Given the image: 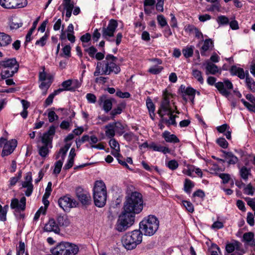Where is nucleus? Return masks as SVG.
I'll return each mask as SVG.
<instances>
[{
    "label": "nucleus",
    "mask_w": 255,
    "mask_h": 255,
    "mask_svg": "<svg viewBox=\"0 0 255 255\" xmlns=\"http://www.w3.org/2000/svg\"><path fill=\"white\" fill-rule=\"evenodd\" d=\"M117 59L116 57L112 54L107 55L104 60L97 63L94 75L99 76L100 75H109L112 73L115 74L119 73L121 68L116 63Z\"/></svg>",
    "instance_id": "f257e3e1"
},
{
    "label": "nucleus",
    "mask_w": 255,
    "mask_h": 255,
    "mask_svg": "<svg viewBox=\"0 0 255 255\" xmlns=\"http://www.w3.org/2000/svg\"><path fill=\"white\" fill-rule=\"evenodd\" d=\"M170 94L167 91L163 93V98L157 111L161 118V123H164L168 127L170 125L176 126L177 124L173 113L174 112L170 107Z\"/></svg>",
    "instance_id": "f03ea898"
},
{
    "label": "nucleus",
    "mask_w": 255,
    "mask_h": 255,
    "mask_svg": "<svg viewBox=\"0 0 255 255\" xmlns=\"http://www.w3.org/2000/svg\"><path fill=\"white\" fill-rule=\"evenodd\" d=\"M143 202L142 195L136 191L132 192L126 196L123 209L134 215L139 214L143 209Z\"/></svg>",
    "instance_id": "7ed1b4c3"
},
{
    "label": "nucleus",
    "mask_w": 255,
    "mask_h": 255,
    "mask_svg": "<svg viewBox=\"0 0 255 255\" xmlns=\"http://www.w3.org/2000/svg\"><path fill=\"white\" fill-rule=\"evenodd\" d=\"M107 197V188L102 180L96 181L93 188V198L95 205L101 208L106 203Z\"/></svg>",
    "instance_id": "20e7f679"
},
{
    "label": "nucleus",
    "mask_w": 255,
    "mask_h": 255,
    "mask_svg": "<svg viewBox=\"0 0 255 255\" xmlns=\"http://www.w3.org/2000/svg\"><path fill=\"white\" fill-rule=\"evenodd\" d=\"M142 240V232L139 230H135L124 235L122 237V243L126 249L132 250L141 243Z\"/></svg>",
    "instance_id": "39448f33"
},
{
    "label": "nucleus",
    "mask_w": 255,
    "mask_h": 255,
    "mask_svg": "<svg viewBox=\"0 0 255 255\" xmlns=\"http://www.w3.org/2000/svg\"><path fill=\"white\" fill-rule=\"evenodd\" d=\"M159 222L158 219L153 215H149L139 223L140 231L145 236L153 235L159 228Z\"/></svg>",
    "instance_id": "423d86ee"
},
{
    "label": "nucleus",
    "mask_w": 255,
    "mask_h": 255,
    "mask_svg": "<svg viewBox=\"0 0 255 255\" xmlns=\"http://www.w3.org/2000/svg\"><path fill=\"white\" fill-rule=\"evenodd\" d=\"M79 251V247L75 244L61 242L52 250V253L54 255H76Z\"/></svg>",
    "instance_id": "0eeeda50"
},
{
    "label": "nucleus",
    "mask_w": 255,
    "mask_h": 255,
    "mask_svg": "<svg viewBox=\"0 0 255 255\" xmlns=\"http://www.w3.org/2000/svg\"><path fill=\"white\" fill-rule=\"evenodd\" d=\"M134 220L135 215L127 212L123 209L117 222L116 230L119 232L125 231L133 224Z\"/></svg>",
    "instance_id": "6e6552de"
},
{
    "label": "nucleus",
    "mask_w": 255,
    "mask_h": 255,
    "mask_svg": "<svg viewBox=\"0 0 255 255\" xmlns=\"http://www.w3.org/2000/svg\"><path fill=\"white\" fill-rule=\"evenodd\" d=\"M216 79L212 76H210L207 79V83L210 85L215 84L216 88L219 90L220 93L223 96L228 97L230 94V92L228 90H232L233 86L231 81L226 80L224 82H219L215 83Z\"/></svg>",
    "instance_id": "1a4fd4ad"
},
{
    "label": "nucleus",
    "mask_w": 255,
    "mask_h": 255,
    "mask_svg": "<svg viewBox=\"0 0 255 255\" xmlns=\"http://www.w3.org/2000/svg\"><path fill=\"white\" fill-rule=\"evenodd\" d=\"M70 146V143H66L64 146L61 147L60 149L57 154H56V159H58L60 157H61V159L58 160L55 163V167L53 171L54 173L57 174L60 172L67 152L69 150Z\"/></svg>",
    "instance_id": "9d476101"
},
{
    "label": "nucleus",
    "mask_w": 255,
    "mask_h": 255,
    "mask_svg": "<svg viewBox=\"0 0 255 255\" xmlns=\"http://www.w3.org/2000/svg\"><path fill=\"white\" fill-rule=\"evenodd\" d=\"M53 77L49 74L47 73L44 71V67H43V70L42 72H40L39 74V80L41 82L39 85V88L45 90L43 92V95H45L46 94L47 90L50 87L53 82Z\"/></svg>",
    "instance_id": "9b49d317"
},
{
    "label": "nucleus",
    "mask_w": 255,
    "mask_h": 255,
    "mask_svg": "<svg viewBox=\"0 0 255 255\" xmlns=\"http://www.w3.org/2000/svg\"><path fill=\"white\" fill-rule=\"evenodd\" d=\"M118 27V23L116 20L111 19L107 27H104L102 29V35L103 37L110 41H114V40H110L109 37H113Z\"/></svg>",
    "instance_id": "f8f14e48"
},
{
    "label": "nucleus",
    "mask_w": 255,
    "mask_h": 255,
    "mask_svg": "<svg viewBox=\"0 0 255 255\" xmlns=\"http://www.w3.org/2000/svg\"><path fill=\"white\" fill-rule=\"evenodd\" d=\"M59 207L64 211L76 207V201L70 197L69 195H66L60 197L58 201Z\"/></svg>",
    "instance_id": "ddd939ff"
},
{
    "label": "nucleus",
    "mask_w": 255,
    "mask_h": 255,
    "mask_svg": "<svg viewBox=\"0 0 255 255\" xmlns=\"http://www.w3.org/2000/svg\"><path fill=\"white\" fill-rule=\"evenodd\" d=\"M32 173L28 172L26 174L24 181L22 182V187L26 188L25 195L27 197L30 196L33 192V186L32 184Z\"/></svg>",
    "instance_id": "4468645a"
},
{
    "label": "nucleus",
    "mask_w": 255,
    "mask_h": 255,
    "mask_svg": "<svg viewBox=\"0 0 255 255\" xmlns=\"http://www.w3.org/2000/svg\"><path fill=\"white\" fill-rule=\"evenodd\" d=\"M16 145L17 140L14 139L7 141V143L5 144L3 146L1 156L4 157L11 154L16 147Z\"/></svg>",
    "instance_id": "2eb2a0df"
},
{
    "label": "nucleus",
    "mask_w": 255,
    "mask_h": 255,
    "mask_svg": "<svg viewBox=\"0 0 255 255\" xmlns=\"http://www.w3.org/2000/svg\"><path fill=\"white\" fill-rule=\"evenodd\" d=\"M56 128L54 126L49 127V130L43 133L42 136L41 141L44 144L51 145L54 135L55 133ZM51 147V146H50Z\"/></svg>",
    "instance_id": "dca6fc26"
},
{
    "label": "nucleus",
    "mask_w": 255,
    "mask_h": 255,
    "mask_svg": "<svg viewBox=\"0 0 255 255\" xmlns=\"http://www.w3.org/2000/svg\"><path fill=\"white\" fill-rule=\"evenodd\" d=\"M26 206V198L22 197L19 201L17 199H12L10 203L11 209H15L16 211H24Z\"/></svg>",
    "instance_id": "f3484780"
},
{
    "label": "nucleus",
    "mask_w": 255,
    "mask_h": 255,
    "mask_svg": "<svg viewBox=\"0 0 255 255\" xmlns=\"http://www.w3.org/2000/svg\"><path fill=\"white\" fill-rule=\"evenodd\" d=\"M44 230L46 232H53L57 234H58L60 231L58 225L54 219L49 220L48 222L45 225Z\"/></svg>",
    "instance_id": "a211bd4d"
},
{
    "label": "nucleus",
    "mask_w": 255,
    "mask_h": 255,
    "mask_svg": "<svg viewBox=\"0 0 255 255\" xmlns=\"http://www.w3.org/2000/svg\"><path fill=\"white\" fill-rule=\"evenodd\" d=\"M4 68L11 69L17 71L19 68V64L15 58L9 59L1 62L0 63Z\"/></svg>",
    "instance_id": "6ab92c4d"
},
{
    "label": "nucleus",
    "mask_w": 255,
    "mask_h": 255,
    "mask_svg": "<svg viewBox=\"0 0 255 255\" xmlns=\"http://www.w3.org/2000/svg\"><path fill=\"white\" fill-rule=\"evenodd\" d=\"M63 5L64 10H66V21H68L72 15V11L74 7V2L71 0H63Z\"/></svg>",
    "instance_id": "aec40b11"
},
{
    "label": "nucleus",
    "mask_w": 255,
    "mask_h": 255,
    "mask_svg": "<svg viewBox=\"0 0 255 255\" xmlns=\"http://www.w3.org/2000/svg\"><path fill=\"white\" fill-rule=\"evenodd\" d=\"M213 47V42L211 39H206L201 48V54L202 56H207V52L211 50Z\"/></svg>",
    "instance_id": "412c9836"
},
{
    "label": "nucleus",
    "mask_w": 255,
    "mask_h": 255,
    "mask_svg": "<svg viewBox=\"0 0 255 255\" xmlns=\"http://www.w3.org/2000/svg\"><path fill=\"white\" fill-rule=\"evenodd\" d=\"M222 151L224 153L223 157L225 158V160L229 164H235L238 162L239 159L238 157L232 152H227L224 150H222Z\"/></svg>",
    "instance_id": "4be33fe9"
},
{
    "label": "nucleus",
    "mask_w": 255,
    "mask_h": 255,
    "mask_svg": "<svg viewBox=\"0 0 255 255\" xmlns=\"http://www.w3.org/2000/svg\"><path fill=\"white\" fill-rule=\"evenodd\" d=\"M163 138L167 142L178 143L180 140L177 136L174 134H171L168 131H164L162 134Z\"/></svg>",
    "instance_id": "5701e85b"
},
{
    "label": "nucleus",
    "mask_w": 255,
    "mask_h": 255,
    "mask_svg": "<svg viewBox=\"0 0 255 255\" xmlns=\"http://www.w3.org/2000/svg\"><path fill=\"white\" fill-rule=\"evenodd\" d=\"M230 72L233 75H237L241 79H244L246 77V72H245L243 68L237 67L236 66H233Z\"/></svg>",
    "instance_id": "b1692460"
},
{
    "label": "nucleus",
    "mask_w": 255,
    "mask_h": 255,
    "mask_svg": "<svg viewBox=\"0 0 255 255\" xmlns=\"http://www.w3.org/2000/svg\"><path fill=\"white\" fill-rule=\"evenodd\" d=\"M12 39L11 36L4 32H0V47H4L11 43Z\"/></svg>",
    "instance_id": "393cba45"
},
{
    "label": "nucleus",
    "mask_w": 255,
    "mask_h": 255,
    "mask_svg": "<svg viewBox=\"0 0 255 255\" xmlns=\"http://www.w3.org/2000/svg\"><path fill=\"white\" fill-rule=\"evenodd\" d=\"M119 125L122 127V126L120 123L110 124L107 126L106 127L107 128L106 131V135L110 138L114 137L115 134L114 127H118Z\"/></svg>",
    "instance_id": "a878e982"
},
{
    "label": "nucleus",
    "mask_w": 255,
    "mask_h": 255,
    "mask_svg": "<svg viewBox=\"0 0 255 255\" xmlns=\"http://www.w3.org/2000/svg\"><path fill=\"white\" fill-rule=\"evenodd\" d=\"M241 243L237 241H234L232 243H228L226 246V251L228 253H232L235 250L239 251L241 247Z\"/></svg>",
    "instance_id": "bb28decb"
},
{
    "label": "nucleus",
    "mask_w": 255,
    "mask_h": 255,
    "mask_svg": "<svg viewBox=\"0 0 255 255\" xmlns=\"http://www.w3.org/2000/svg\"><path fill=\"white\" fill-rule=\"evenodd\" d=\"M246 83L250 90L253 92H255V81L249 76L248 71H246Z\"/></svg>",
    "instance_id": "cd10ccee"
},
{
    "label": "nucleus",
    "mask_w": 255,
    "mask_h": 255,
    "mask_svg": "<svg viewBox=\"0 0 255 255\" xmlns=\"http://www.w3.org/2000/svg\"><path fill=\"white\" fill-rule=\"evenodd\" d=\"M56 221L57 222V224L58 225L59 227L60 226L67 227L70 224L67 218L62 215H59L57 217Z\"/></svg>",
    "instance_id": "c85d7f7f"
},
{
    "label": "nucleus",
    "mask_w": 255,
    "mask_h": 255,
    "mask_svg": "<svg viewBox=\"0 0 255 255\" xmlns=\"http://www.w3.org/2000/svg\"><path fill=\"white\" fill-rule=\"evenodd\" d=\"M61 91L62 90L60 89H57L54 91V92L53 93L50 94L45 101L44 105V107H46L50 105L53 102V100L54 97L56 95L60 94L61 92Z\"/></svg>",
    "instance_id": "c756f323"
},
{
    "label": "nucleus",
    "mask_w": 255,
    "mask_h": 255,
    "mask_svg": "<svg viewBox=\"0 0 255 255\" xmlns=\"http://www.w3.org/2000/svg\"><path fill=\"white\" fill-rule=\"evenodd\" d=\"M17 71L11 69L4 68L2 70L1 72V76L2 79H5L9 77H12Z\"/></svg>",
    "instance_id": "7c9ffc66"
},
{
    "label": "nucleus",
    "mask_w": 255,
    "mask_h": 255,
    "mask_svg": "<svg viewBox=\"0 0 255 255\" xmlns=\"http://www.w3.org/2000/svg\"><path fill=\"white\" fill-rule=\"evenodd\" d=\"M206 69V74H211L214 75L217 73L219 70L218 67L214 64L211 63H208L207 64Z\"/></svg>",
    "instance_id": "2f4dec72"
},
{
    "label": "nucleus",
    "mask_w": 255,
    "mask_h": 255,
    "mask_svg": "<svg viewBox=\"0 0 255 255\" xmlns=\"http://www.w3.org/2000/svg\"><path fill=\"white\" fill-rule=\"evenodd\" d=\"M196 93V90L190 87H187L184 92V93L186 95H188L190 97V100L191 101L192 104H194Z\"/></svg>",
    "instance_id": "473e14b6"
},
{
    "label": "nucleus",
    "mask_w": 255,
    "mask_h": 255,
    "mask_svg": "<svg viewBox=\"0 0 255 255\" xmlns=\"http://www.w3.org/2000/svg\"><path fill=\"white\" fill-rule=\"evenodd\" d=\"M81 204L84 205H88L91 203V198L89 193L88 192L83 194L78 198Z\"/></svg>",
    "instance_id": "72a5a7b5"
},
{
    "label": "nucleus",
    "mask_w": 255,
    "mask_h": 255,
    "mask_svg": "<svg viewBox=\"0 0 255 255\" xmlns=\"http://www.w3.org/2000/svg\"><path fill=\"white\" fill-rule=\"evenodd\" d=\"M192 75L193 77L196 79L200 84L204 83V79L202 76V73L196 69H193L192 71Z\"/></svg>",
    "instance_id": "f704fd0d"
},
{
    "label": "nucleus",
    "mask_w": 255,
    "mask_h": 255,
    "mask_svg": "<svg viewBox=\"0 0 255 255\" xmlns=\"http://www.w3.org/2000/svg\"><path fill=\"white\" fill-rule=\"evenodd\" d=\"M124 138L128 142H134L138 140V137L131 131L125 133Z\"/></svg>",
    "instance_id": "c9c22d12"
},
{
    "label": "nucleus",
    "mask_w": 255,
    "mask_h": 255,
    "mask_svg": "<svg viewBox=\"0 0 255 255\" xmlns=\"http://www.w3.org/2000/svg\"><path fill=\"white\" fill-rule=\"evenodd\" d=\"M8 205H6L3 207L0 204V221H5L6 220V214L8 209Z\"/></svg>",
    "instance_id": "e433bc0d"
},
{
    "label": "nucleus",
    "mask_w": 255,
    "mask_h": 255,
    "mask_svg": "<svg viewBox=\"0 0 255 255\" xmlns=\"http://www.w3.org/2000/svg\"><path fill=\"white\" fill-rule=\"evenodd\" d=\"M194 47L192 45L187 46L183 49L182 53L184 56L187 58L193 56Z\"/></svg>",
    "instance_id": "4c0bfd02"
},
{
    "label": "nucleus",
    "mask_w": 255,
    "mask_h": 255,
    "mask_svg": "<svg viewBox=\"0 0 255 255\" xmlns=\"http://www.w3.org/2000/svg\"><path fill=\"white\" fill-rule=\"evenodd\" d=\"M250 174L251 170L246 166L242 167L240 170V176L245 180L248 179V176Z\"/></svg>",
    "instance_id": "58836bf2"
},
{
    "label": "nucleus",
    "mask_w": 255,
    "mask_h": 255,
    "mask_svg": "<svg viewBox=\"0 0 255 255\" xmlns=\"http://www.w3.org/2000/svg\"><path fill=\"white\" fill-rule=\"evenodd\" d=\"M39 19V17L37 18V19L33 22L32 27L29 29L28 33H27L25 38V42H29L31 41V36L36 28Z\"/></svg>",
    "instance_id": "ea45409f"
},
{
    "label": "nucleus",
    "mask_w": 255,
    "mask_h": 255,
    "mask_svg": "<svg viewBox=\"0 0 255 255\" xmlns=\"http://www.w3.org/2000/svg\"><path fill=\"white\" fill-rule=\"evenodd\" d=\"M194 186V183L189 179H186L184 182V188L185 191L190 193L191 189Z\"/></svg>",
    "instance_id": "a19ab883"
},
{
    "label": "nucleus",
    "mask_w": 255,
    "mask_h": 255,
    "mask_svg": "<svg viewBox=\"0 0 255 255\" xmlns=\"http://www.w3.org/2000/svg\"><path fill=\"white\" fill-rule=\"evenodd\" d=\"M13 0H0V4L5 8H13Z\"/></svg>",
    "instance_id": "79ce46f5"
},
{
    "label": "nucleus",
    "mask_w": 255,
    "mask_h": 255,
    "mask_svg": "<svg viewBox=\"0 0 255 255\" xmlns=\"http://www.w3.org/2000/svg\"><path fill=\"white\" fill-rule=\"evenodd\" d=\"M49 36V32H46L42 37L36 41L35 45H40L41 47L44 46L45 45L46 41Z\"/></svg>",
    "instance_id": "37998d69"
},
{
    "label": "nucleus",
    "mask_w": 255,
    "mask_h": 255,
    "mask_svg": "<svg viewBox=\"0 0 255 255\" xmlns=\"http://www.w3.org/2000/svg\"><path fill=\"white\" fill-rule=\"evenodd\" d=\"M72 83V80H68L62 82L61 85L63 88H59V89L61 90V92L64 91H70L72 90L71 86Z\"/></svg>",
    "instance_id": "c03bdc74"
},
{
    "label": "nucleus",
    "mask_w": 255,
    "mask_h": 255,
    "mask_svg": "<svg viewBox=\"0 0 255 255\" xmlns=\"http://www.w3.org/2000/svg\"><path fill=\"white\" fill-rule=\"evenodd\" d=\"M49 145L48 144H44V145L41 146L39 147L38 150V152L39 155L42 157H46L48 153H49V149H48V146Z\"/></svg>",
    "instance_id": "a18cd8bd"
},
{
    "label": "nucleus",
    "mask_w": 255,
    "mask_h": 255,
    "mask_svg": "<svg viewBox=\"0 0 255 255\" xmlns=\"http://www.w3.org/2000/svg\"><path fill=\"white\" fill-rule=\"evenodd\" d=\"M13 1L14 3L13 8L23 7L27 4V0H13Z\"/></svg>",
    "instance_id": "49530a36"
},
{
    "label": "nucleus",
    "mask_w": 255,
    "mask_h": 255,
    "mask_svg": "<svg viewBox=\"0 0 255 255\" xmlns=\"http://www.w3.org/2000/svg\"><path fill=\"white\" fill-rule=\"evenodd\" d=\"M103 108L104 110L108 113L109 112L112 108V102L110 99H106L103 102Z\"/></svg>",
    "instance_id": "de8ad7c7"
},
{
    "label": "nucleus",
    "mask_w": 255,
    "mask_h": 255,
    "mask_svg": "<svg viewBox=\"0 0 255 255\" xmlns=\"http://www.w3.org/2000/svg\"><path fill=\"white\" fill-rule=\"evenodd\" d=\"M166 165L167 167L172 170L176 169L179 166L178 162L175 159L169 161L166 163Z\"/></svg>",
    "instance_id": "09e8293b"
},
{
    "label": "nucleus",
    "mask_w": 255,
    "mask_h": 255,
    "mask_svg": "<svg viewBox=\"0 0 255 255\" xmlns=\"http://www.w3.org/2000/svg\"><path fill=\"white\" fill-rule=\"evenodd\" d=\"M254 234L253 232L246 233L243 235V241L247 244L248 243L251 241L254 238Z\"/></svg>",
    "instance_id": "8fccbe9b"
},
{
    "label": "nucleus",
    "mask_w": 255,
    "mask_h": 255,
    "mask_svg": "<svg viewBox=\"0 0 255 255\" xmlns=\"http://www.w3.org/2000/svg\"><path fill=\"white\" fill-rule=\"evenodd\" d=\"M157 20L158 24L162 27L168 25L165 17L162 14L158 15L157 16Z\"/></svg>",
    "instance_id": "3c124183"
},
{
    "label": "nucleus",
    "mask_w": 255,
    "mask_h": 255,
    "mask_svg": "<svg viewBox=\"0 0 255 255\" xmlns=\"http://www.w3.org/2000/svg\"><path fill=\"white\" fill-rule=\"evenodd\" d=\"M217 143L220 146L223 148H227L228 146V142L224 137H220L217 139Z\"/></svg>",
    "instance_id": "603ef678"
},
{
    "label": "nucleus",
    "mask_w": 255,
    "mask_h": 255,
    "mask_svg": "<svg viewBox=\"0 0 255 255\" xmlns=\"http://www.w3.org/2000/svg\"><path fill=\"white\" fill-rule=\"evenodd\" d=\"M217 21L219 24L225 25L229 23V20L226 16L220 15L217 17Z\"/></svg>",
    "instance_id": "864d4df0"
},
{
    "label": "nucleus",
    "mask_w": 255,
    "mask_h": 255,
    "mask_svg": "<svg viewBox=\"0 0 255 255\" xmlns=\"http://www.w3.org/2000/svg\"><path fill=\"white\" fill-rule=\"evenodd\" d=\"M182 203L183 205L188 212L190 213H193L194 212V209L193 205L190 202L187 201H183Z\"/></svg>",
    "instance_id": "5fc2aeb1"
},
{
    "label": "nucleus",
    "mask_w": 255,
    "mask_h": 255,
    "mask_svg": "<svg viewBox=\"0 0 255 255\" xmlns=\"http://www.w3.org/2000/svg\"><path fill=\"white\" fill-rule=\"evenodd\" d=\"M218 176L222 179V182L224 184L228 183L231 179L230 174L227 173H220L218 174Z\"/></svg>",
    "instance_id": "6e6d98bb"
},
{
    "label": "nucleus",
    "mask_w": 255,
    "mask_h": 255,
    "mask_svg": "<svg viewBox=\"0 0 255 255\" xmlns=\"http://www.w3.org/2000/svg\"><path fill=\"white\" fill-rule=\"evenodd\" d=\"M48 117L50 123H52L55 120H57L58 119V116L54 111H50L48 114Z\"/></svg>",
    "instance_id": "4d7b16f0"
},
{
    "label": "nucleus",
    "mask_w": 255,
    "mask_h": 255,
    "mask_svg": "<svg viewBox=\"0 0 255 255\" xmlns=\"http://www.w3.org/2000/svg\"><path fill=\"white\" fill-rule=\"evenodd\" d=\"M146 106L149 111V112H154L155 106L150 99H147L146 100Z\"/></svg>",
    "instance_id": "13d9d810"
},
{
    "label": "nucleus",
    "mask_w": 255,
    "mask_h": 255,
    "mask_svg": "<svg viewBox=\"0 0 255 255\" xmlns=\"http://www.w3.org/2000/svg\"><path fill=\"white\" fill-rule=\"evenodd\" d=\"M109 144L110 147L114 149L120 148V145L118 142L115 138H112L110 139L109 141Z\"/></svg>",
    "instance_id": "bf43d9fd"
},
{
    "label": "nucleus",
    "mask_w": 255,
    "mask_h": 255,
    "mask_svg": "<svg viewBox=\"0 0 255 255\" xmlns=\"http://www.w3.org/2000/svg\"><path fill=\"white\" fill-rule=\"evenodd\" d=\"M85 51L88 53L91 57L94 58L95 53L97 52V50L94 46H91L89 48L86 49Z\"/></svg>",
    "instance_id": "052dcab7"
},
{
    "label": "nucleus",
    "mask_w": 255,
    "mask_h": 255,
    "mask_svg": "<svg viewBox=\"0 0 255 255\" xmlns=\"http://www.w3.org/2000/svg\"><path fill=\"white\" fill-rule=\"evenodd\" d=\"M196 28L197 27L193 25L187 24L185 26L184 30L186 32H188L189 33L191 34L194 32V31L196 30Z\"/></svg>",
    "instance_id": "680f3d73"
},
{
    "label": "nucleus",
    "mask_w": 255,
    "mask_h": 255,
    "mask_svg": "<svg viewBox=\"0 0 255 255\" xmlns=\"http://www.w3.org/2000/svg\"><path fill=\"white\" fill-rule=\"evenodd\" d=\"M247 221V223L250 226H253L254 225V224H255L254 217L253 214L252 213L249 212L248 213Z\"/></svg>",
    "instance_id": "e2e57ef3"
},
{
    "label": "nucleus",
    "mask_w": 255,
    "mask_h": 255,
    "mask_svg": "<svg viewBox=\"0 0 255 255\" xmlns=\"http://www.w3.org/2000/svg\"><path fill=\"white\" fill-rule=\"evenodd\" d=\"M242 102L244 104V105L247 107L250 111L255 112V106L254 105H252L245 101L244 99L241 100Z\"/></svg>",
    "instance_id": "0e129e2a"
},
{
    "label": "nucleus",
    "mask_w": 255,
    "mask_h": 255,
    "mask_svg": "<svg viewBox=\"0 0 255 255\" xmlns=\"http://www.w3.org/2000/svg\"><path fill=\"white\" fill-rule=\"evenodd\" d=\"M71 48L70 45H67L65 46L62 49L63 54L66 57H70L71 56Z\"/></svg>",
    "instance_id": "69168bd1"
},
{
    "label": "nucleus",
    "mask_w": 255,
    "mask_h": 255,
    "mask_svg": "<svg viewBox=\"0 0 255 255\" xmlns=\"http://www.w3.org/2000/svg\"><path fill=\"white\" fill-rule=\"evenodd\" d=\"M122 109L120 107L113 110L110 113L112 115L111 119L114 120L115 117L117 115L120 114L122 113Z\"/></svg>",
    "instance_id": "338daca9"
},
{
    "label": "nucleus",
    "mask_w": 255,
    "mask_h": 255,
    "mask_svg": "<svg viewBox=\"0 0 255 255\" xmlns=\"http://www.w3.org/2000/svg\"><path fill=\"white\" fill-rule=\"evenodd\" d=\"M162 70V68L161 67H152L149 69L148 72L153 74H157L159 73Z\"/></svg>",
    "instance_id": "774afa93"
}]
</instances>
